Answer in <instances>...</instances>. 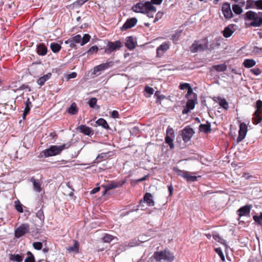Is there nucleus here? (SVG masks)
Masks as SVG:
<instances>
[{
  "mask_svg": "<svg viewBox=\"0 0 262 262\" xmlns=\"http://www.w3.org/2000/svg\"><path fill=\"white\" fill-rule=\"evenodd\" d=\"M29 231V226L26 224H22L15 230V236L17 238H19Z\"/></svg>",
  "mask_w": 262,
  "mask_h": 262,
  "instance_id": "10",
  "label": "nucleus"
},
{
  "mask_svg": "<svg viewBox=\"0 0 262 262\" xmlns=\"http://www.w3.org/2000/svg\"><path fill=\"white\" fill-rule=\"evenodd\" d=\"M99 190H100V188L99 187H96V188H94L91 191V194H94V193L98 192Z\"/></svg>",
  "mask_w": 262,
  "mask_h": 262,
  "instance_id": "61",
  "label": "nucleus"
},
{
  "mask_svg": "<svg viewBox=\"0 0 262 262\" xmlns=\"http://www.w3.org/2000/svg\"><path fill=\"white\" fill-rule=\"evenodd\" d=\"M215 252L219 254V255L220 256L221 259L224 261L225 260V256L224 255L222 251V250L220 248H217L215 249Z\"/></svg>",
  "mask_w": 262,
  "mask_h": 262,
  "instance_id": "48",
  "label": "nucleus"
},
{
  "mask_svg": "<svg viewBox=\"0 0 262 262\" xmlns=\"http://www.w3.org/2000/svg\"><path fill=\"white\" fill-rule=\"evenodd\" d=\"M115 238V237L110 234H106L103 237L102 240L105 243H110Z\"/></svg>",
  "mask_w": 262,
  "mask_h": 262,
  "instance_id": "39",
  "label": "nucleus"
},
{
  "mask_svg": "<svg viewBox=\"0 0 262 262\" xmlns=\"http://www.w3.org/2000/svg\"><path fill=\"white\" fill-rule=\"evenodd\" d=\"M173 138V137H170V136H166L165 138V142L166 143L169 144L170 148H173L174 147Z\"/></svg>",
  "mask_w": 262,
  "mask_h": 262,
  "instance_id": "36",
  "label": "nucleus"
},
{
  "mask_svg": "<svg viewBox=\"0 0 262 262\" xmlns=\"http://www.w3.org/2000/svg\"><path fill=\"white\" fill-rule=\"evenodd\" d=\"M200 130L205 133H207L211 131L210 124H201L200 125Z\"/></svg>",
  "mask_w": 262,
  "mask_h": 262,
  "instance_id": "34",
  "label": "nucleus"
},
{
  "mask_svg": "<svg viewBox=\"0 0 262 262\" xmlns=\"http://www.w3.org/2000/svg\"><path fill=\"white\" fill-rule=\"evenodd\" d=\"M190 111V110H189V108H188V107H187V106H186V107L185 108H184V110H183L182 113L183 114H187Z\"/></svg>",
  "mask_w": 262,
  "mask_h": 262,
  "instance_id": "62",
  "label": "nucleus"
},
{
  "mask_svg": "<svg viewBox=\"0 0 262 262\" xmlns=\"http://www.w3.org/2000/svg\"><path fill=\"white\" fill-rule=\"evenodd\" d=\"M173 188L172 185H170L168 187V190L170 193V195L172 194V191H173Z\"/></svg>",
  "mask_w": 262,
  "mask_h": 262,
  "instance_id": "64",
  "label": "nucleus"
},
{
  "mask_svg": "<svg viewBox=\"0 0 262 262\" xmlns=\"http://www.w3.org/2000/svg\"><path fill=\"white\" fill-rule=\"evenodd\" d=\"M253 219L254 221L256 222L258 224L260 225H262V213H260V214L259 216H253Z\"/></svg>",
  "mask_w": 262,
  "mask_h": 262,
  "instance_id": "45",
  "label": "nucleus"
},
{
  "mask_svg": "<svg viewBox=\"0 0 262 262\" xmlns=\"http://www.w3.org/2000/svg\"><path fill=\"white\" fill-rule=\"evenodd\" d=\"M33 246L34 249L36 250H40L42 247V244L41 242H34L33 244Z\"/></svg>",
  "mask_w": 262,
  "mask_h": 262,
  "instance_id": "49",
  "label": "nucleus"
},
{
  "mask_svg": "<svg viewBox=\"0 0 262 262\" xmlns=\"http://www.w3.org/2000/svg\"><path fill=\"white\" fill-rule=\"evenodd\" d=\"M113 64V62L110 61L97 66L94 68L92 74L95 76L99 75L101 71L112 67Z\"/></svg>",
  "mask_w": 262,
  "mask_h": 262,
  "instance_id": "7",
  "label": "nucleus"
},
{
  "mask_svg": "<svg viewBox=\"0 0 262 262\" xmlns=\"http://www.w3.org/2000/svg\"><path fill=\"white\" fill-rule=\"evenodd\" d=\"M163 0H151V2H150L152 5L156 4V5H159L162 2Z\"/></svg>",
  "mask_w": 262,
  "mask_h": 262,
  "instance_id": "59",
  "label": "nucleus"
},
{
  "mask_svg": "<svg viewBox=\"0 0 262 262\" xmlns=\"http://www.w3.org/2000/svg\"><path fill=\"white\" fill-rule=\"evenodd\" d=\"M221 43L220 40L215 39L213 41V42L210 45V48L212 49H214L216 47H218L220 46Z\"/></svg>",
  "mask_w": 262,
  "mask_h": 262,
  "instance_id": "44",
  "label": "nucleus"
},
{
  "mask_svg": "<svg viewBox=\"0 0 262 262\" xmlns=\"http://www.w3.org/2000/svg\"><path fill=\"white\" fill-rule=\"evenodd\" d=\"M78 129L79 130V131L84 134L85 135L89 136L92 133V130L91 128L85 125H80Z\"/></svg>",
  "mask_w": 262,
  "mask_h": 262,
  "instance_id": "22",
  "label": "nucleus"
},
{
  "mask_svg": "<svg viewBox=\"0 0 262 262\" xmlns=\"http://www.w3.org/2000/svg\"><path fill=\"white\" fill-rule=\"evenodd\" d=\"M144 200L148 206H153L154 205V202L152 199V195L150 193H146L145 194Z\"/></svg>",
  "mask_w": 262,
  "mask_h": 262,
  "instance_id": "25",
  "label": "nucleus"
},
{
  "mask_svg": "<svg viewBox=\"0 0 262 262\" xmlns=\"http://www.w3.org/2000/svg\"><path fill=\"white\" fill-rule=\"evenodd\" d=\"M147 177H148V176H145L143 177V178H140V179L137 180L136 181L137 182L143 181H144V180H145L146 179V178Z\"/></svg>",
  "mask_w": 262,
  "mask_h": 262,
  "instance_id": "63",
  "label": "nucleus"
},
{
  "mask_svg": "<svg viewBox=\"0 0 262 262\" xmlns=\"http://www.w3.org/2000/svg\"><path fill=\"white\" fill-rule=\"evenodd\" d=\"M213 237L215 241H217L219 243H221L222 244L224 245L225 247L227 246V245L226 244L225 240H224V239H223L221 237H220L219 235L213 234Z\"/></svg>",
  "mask_w": 262,
  "mask_h": 262,
  "instance_id": "40",
  "label": "nucleus"
},
{
  "mask_svg": "<svg viewBox=\"0 0 262 262\" xmlns=\"http://www.w3.org/2000/svg\"><path fill=\"white\" fill-rule=\"evenodd\" d=\"M261 112L256 110L253 115V120L256 124H258L262 120V118L260 116V114Z\"/></svg>",
  "mask_w": 262,
  "mask_h": 262,
  "instance_id": "27",
  "label": "nucleus"
},
{
  "mask_svg": "<svg viewBox=\"0 0 262 262\" xmlns=\"http://www.w3.org/2000/svg\"><path fill=\"white\" fill-rule=\"evenodd\" d=\"M27 257L25 259V262H35L33 255L30 251L27 252Z\"/></svg>",
  "mask_w": 262,
  "mask_h": 262,
  "instance_id": "42",
  "label": "nucleus"
},
{
  "mask_svg": "<svg viewBox=\"0 0 262 262\" xmlns=\"http://www.w3.org/2000/svg\"><path fill=\"white\" fill-rule=\"evenodd\" d=\"M193 93V90L191 86L189 87L187 89V93L186 95V97H187L190 95L192 94Z\"/></svg>",
  "mask_w": 262,
  "mask_h": 262,
  "instance_id": "57",
  "label": "nucleus"
},
{
  "mask_svg": "<svg viewBox=\"0 0 262 262\" xmlns=\"http://www.w3.org/2000/svg\"><path fill=\"white\" fill-rule=\"evenodd\" d=\"M170 43L169 41L165 42L161 45L157 49V55L158 57H161L164 53L170 48Z\"/></svg>",
  "mask_w": 262,
  "mask_h": 262,
  "instance_id": "12",
  "label": "nucleus"
},
{
  "mask_svg": "<svg viewBox=\"0 0 262 262\" xmlns=\"http://www.w3.org/2000/svg\"><path fill=\"white\" fill-rule=\"evenodd\" d=\"M67 250L69 252L78 253L79 250V244L77 241H75L72 246L69 247Z\"/></svg>",
  "mask_w": 262,
  "mask_h": 262,
  "instance_id": "30",
  "label": "nucleus"
},
{
  "mask_svg": "<svg viewBox=\"0 0 262 262\" xmlns=\"http://www.w3.org/2000/svg\"><path fill=\"white\" fill-rule=\"evenodd\" d=\"M232 10L236 14H240L242 13V9L238 5H233Z\"/></svg>",
  "mask_w": 262,
  "mask_h": 262,
  "instance_id": "37",
  "label": "nucleus"
},
{
  "mask_svg": "<svg viewBox=\"0 0 262 262\" xmlns=\"http://www.w3.org/2000/svg\"><path fill=\"white\" fill-rule=\"evenodd\" d=\"M111 116L114 118H118L119 117V113L117 111H113L111 113Z\"/></svg>",
  "mask_w": 262,
  "mask_h": 262,
  "instance_id": "56",
  "label": "nucleus"
},
{
  "mask_svg": "<svg viewBox=\"0 0 262 262\" xmlns=\"http://www.w3.org/2000/svg\"><path fill=\"white\" fill-rule=\"evenodd\" d=\"M77 74L75 72H73L68 75V79L74 78L76 77Z\"/></svg>",
  "mask_w": 262,
  "mask_h": 262,
  "instance_id": "60",
  "label": "nucleus"
},
{
  "mask_svg": "<svg viewBox=\"0 0 262 262\" xmlns=\"http://www.w3.org/2000/svg\"><path fill=\"white\" fill-rule=\"evenodd\" d=\"M78 112V108L77 105L75 102H73L70 106L68 110V113L72 115L76 114Z\"/></svg>",
  "mask_w": 262,
  "mask_h": 262,
  "instance_id": "31",
  "label": "nucleus"
},
{
  "mask_svg": "<svg viewBox=\"0 0 262 262\" xmlns=\"http://www.w3.org/2000/svg\"><path fill=\"white\" fill-rule=\"evenodd\" d=\"M125 46L129 50H133L136 47V42L132 36L127 37L125 42Z\"/></svg>",
  "mask_w": 262,
  "mask_h": 262,
  "instance_id": "20",
  "label": "nucleus"
},
{
  "mask_svg": "<svg viewBox=\"0 0 262 262\" xmlns=\"http://www.w3.org/2000/svg\"><path fill=\"white\" fill-rule=\"evenodd\" d=\"M51 73H48L47 74L43 75V76L39 78L37 82L40 85H42L44 84L45 82L49 79L51 78Z\"/></svg>",
  "mask_w": 262,
  "mask_h": 262,
  "instance_id": "24",
  "label": "nucleus"
},
{
  "mask_svg": "<svg viewBox=\"0 0 262 262\" xmlns=\"http://www.w3.org/2000/svg\"><path fill=\"white\" fill-rule=\"evenodd\" d=\"M37 51L39 55L43 56L47 54V49L43 45L40 44L38 46Z\"/></svg>",
  "mask_w": 262,
  "mask_h": 262,
  "instance_id": "29",
  "label": "nucleus"
},
{
  "mask_svg": "<svg viewBox=\"0 0 262 262\" xmlns=\"http://www.w3.org/2000/svg\"><path fill=\"white\" fill-rule=\"evenodd\" d=\"M31 105V102L30 101L29 98H28L25 103V111L26 113H29Z\"/></svg>",
  "mask_w": 262,
  "mask_h": 262,
  "instance_id": "46",
  "label": "nucleus"
},
{
  "mask_svg": "<svg viewBox=\"0 0 262 262\" xmlns=\"http://www.w3.org/2000/svg\"><path fill=\"white\" fill-rule=\"evenodd\" d=\"M251 72L255 75H258L261 73V71L259 69H251Z\"/></svg>",
  "mask_w": 262,
  "mask_h": 262,
  "instance_id": "55",
  "label": "nucleus"
},
{
  "mask_svg": "<svg viewBox=\"0 0 262 262\" xmlns=\"http://www.w3.org/2000/svg\"><path fill=\"white\" fill-rule=\"evenodd\" d=\"M154 257L157 261L163 260L166 262H171L174 259L173 254L167 250L155 252Z\"/></svg>",
  "mask_w": 262,
  "mask_h": 262,
  "instance_id": "6",
  "label": "nucleus"
},
{
  "mask_svg": "<svg viewBox=\"0 0 262 262\" xmlns=\"http://www.w3.org/2000/svg\"><path fill=\"white\" fill-rule=\"evenodd\" d=\"M256 62L254 60L252 59H245L243 62V65L245 68H250L254 66Z\"/></svg>",
  "mask_w": 262,
  "mask_h": 262,
  "instance_id": "26",
  "label": "nucleus"
},
{
  "mask_svg": "<svg viewBox=\"0 0 262 262\" xmlns=\"http://www.w3.org/2000/svg\"><path fill=\"white\" fill-rule=\"evenodd\" d=\"M208 41L207 38L195 41L190 47V51L192 53L203 51L208 49Z\"/></svg>",
  "mask_w": 262,
  "mask_h": 262,
  "instance_id": "5",
  "label": "nucleus"
},
{
  "mask_svg": "<svg viewBox=\"0 0 262 262\" xmlns=\"http://www.w3.org/2000/svg\"><path fill=\"white\" fill-rule=\"evenodd\" d=\"M256 107L257 111H262V101L261 100H258L256 101Z\"/></svg>",
  "mask_w": 262,
  "mask_h": 262,
  "instance_id": "51",
  "label": "nucleus"
},
{
  "mask_svg": "<svg viewBox=\"0 0 262 262\" xmlns=\"http://www.w3.org/2000/svg\"><path fill=\"white\" fill-rule=\"evenodd\" d=\"M91 39V36L88 34H85L83 37L80 35H76L72 36L69 39L66 40V44H69L70 47L72 48H76V43H80L81 46H83L88 43Z\"/></svg>",
  "mask_w": 262,
  "mask_h": 262,
  "instance_id": "2",
  "label": "nucleus"
},
{
  "mask_svg": "<svg viewBox=\"0 0 262 262\" xmlns=\"http://www.w3.org/2000/svg\"><path fill=\"white\" fill-rule=\"evenodd\" d=\"M190 85L189 83H184L180 84L179 87L181 90H185L187 89L189 87H190Z\"/></svg>",
  "mask_w": 262,
  "mask_h": 262,
  "instance_id": "53",
  "label": "nucleus"
},
{
  "mask_svg": "<svg viewBox=\"0 0 262 262\" xmlns=\"http://www.w3.org/2000/svg\"><path fill=\"white\" fill-rule=\"evenodd\" d=\"M31 181L33 182L34 190L38 192H41L42 188L41 187V183L39 180H37L32 178L31 179Z\"/></svg>",
  "mask_w": 262,
  "mask_h": 262,
  "instance_id": "23",
  "label": "nucleus"
},
{
  "mask_svg": "<svg viewBox=\"0 0 262 262\" xmlns=\"http://www.w3.org/2000/svg\"><path fill=\"white\" fill-rule=\"evenodd\" d=\"M247 133V126L243 122L239 125V130L238 131V136L237 138V142H241L246 137Z\"/></svg>",
  "mask_w": 262,
  "mask_h": 262,
  "instance_id": "11",
  "label": "nucleus"
},
{
  "mask_svg": "<svg viewBox=\"0 0 262 262\" xmlns=\"http://www.w3.org/2000/svg\"><path fill=\"white\" fill-rule=\"evenodd\" d=\"M96 123L99 125H101L104 128H108V125L107 124L106 120L103 118L99 119L97 121Z\"/></svg>",
  "mask_w": 262,
  "mask_h": 262,
  "instance_id": "35",
  "label": "nucleus"
},
{
  "mask_svg": "<svg viewBox=\"0 0 262 262\" xmlns=\"http://www.w3.org/2000/svg\"><path fill=\"white\" fill-rule=\"evenodd\" d=\"M9 258L11 261L21 262L23 260V257L19 254H12L9 255Z\"/></svg>",
  "mask_w": 262,
  "mask_h": 262,
  "instance_id": "28",
  "label": "nucleus"
},
{
  "mask_svg": "<svg viewBox=\"0 0 262 262\" xmlns=\"http://www.w3.org/2000/svg\"><path fill=\"white\" fill-rule=\"evenodd\" d=\"M222 10L225 18L230 19L232 17L233 14L229 4L227 3H224L222 5Z\"/></svg>",
  "mask_w": 262,
  "mask_h": 262,
  "instance_id": "13",
  "label": "nucleus"
},
{
  "mask_svg": "<svg viewBox=\"0 0 262 262\" xmlns=\"http://www.w3.org/2000/svg\"><path fill=\"white\" fill-rule=\"evenodd\" d=\"M97 101V100L96 98H92L89 100L88 104L89 106L92 108L99 109V106L96 105Z\"/></svg>",
  "mask_w": 262,
  "mask_h": 262,
  "instance_id": "32",
  "label": "nucleus"
},
{
  "mask_svg": "<svg viewBox=\"0 0 262 262\" xmlns=\"http://www.w3.org/2000/svg\"><path fill=\"white\" fill-rule=\"evenodd\" d=\"M251 207L250 205H246L238 209V215L240 216L248 215L250 213Z\"/></svg>",
  "mask_w": 262,
  "mask_h": 262,
  "instance_id": "18",
  "label": "nucleus"
},
{
  "mask_svg": "<svg viewBox=\"0 0 262 262\" xmlns=\"http://www.w3.org/2000/svg\"><path fill=\"white\" fill-rule=\"evenodd\" d=\"M257 8L262 10V0H257L253 2Z\"/></svg>",
  "mask_w": 262,
  "mask_h": 262,
  "instance_id": "50",
  "label": "nucleus"
},
{
  "mask_svg": "<svg viewBox=\"0 0 262 262\" xmlns=\"http://www.w3.org/2000/svg\"><path fill=\"white\" fill-rule=\"evenodd\" d=\"M166 136H170V137H174V131L172 128L169 127L167 128Z\"/></svg>",
  "mask_w": 262,
  "mask_h": 262,
  "instance_id": "52",
  "label": "nucleus"
},
{
  "mask_svg": "<svg viewBox=\"0 0 262 262\" xmlns=\"http://www.w3.org/2000/svg\"><path fill=\"white\" fill-rule=\"evenodd\" d=\"M235 25L231 24L226 27L222 31L223 36L225 38H229L231 36L235 31Z\"/></svg>",
  "mask_w": 262,
  "mask_h": 262,
  "instance_id": "14",
  "label": "nucleus"
},
{
  "mask_svg": "<svg viewBox=\"0 0 262 262\" xmlns=\"http://www.w3.org/2000/svg\"><path fill=\"white\" fill-rule=\"evenodd\" d=\"M132 10L136 13L146 14L149 18H153L157 11L156 7L149 1L139 2L132 7Z\"/></svg>",
  "mask_w": 262,
  "mask_h": 262,
  "instance_id": "1",
  "label": "nucleus"
},
{
  "mask_svg": "<svg viewBox=\"0 0 262 262\" xmlns=\"http://www.w3.org/2000/svg\"><path fill=\"white\" fill-rule=\"evenodd\" d=\"M52 51L54 53L58 52L61 49V46L57 43L52 42L50 45Z\"/></svg>",
  "mask_w": 262,
  "mask_h": 262,
  "instance_id": "33",
  "label": "nucleus"
},
{
  "mask_svg": "<svg viewBox=\"0 0 262 262\" xmlns=\"http://www.w3.org/2000/svg\"><path fill=\"white\" fill-rule=\"evenodd\" d=\"M67 145V144H63L61 146L52 145L50 148L43 150L41 153V156L47 158L58 155L62 150L70 146V145Z\"/></svg>",
  "mask_w": 262,
  "mask_h": 262,
  "instance_id": "3",
  "label": "nucleus"
},
{
  "mask_svg": "<svg viewBox=\"0 0 262 262\" xmlns=\"http://www.w3.org/2000/svg\"><path fill=\"white\" fill-rule=\"evenodd\" d=\"M214 100L218 103L221 106L224 108L225 110H227L229 107L228 103L226 101V100L224 98H222L221 97H216L214 99Z\"/></svg>",
  "mask_w": 262,
  "mask_h": 262,
  "instance_id": "21",
  "label": "nucleus"
},
{
  "mask_svg": "<svg viewBox=\"0 0 262 262\" xmlns=\"http://www.w3.org/2000/svg\"><path fill=\"white\" fill-rule=\"evenodd\" d=\"M174 170L183 178L188 181L194 182L196 180L197 177L195 176H192L189 172L186 171H182L177 168H174Z\"/></svg>",
  "mask_w": 262,
  "mask_h": 262,
  "instance_id": "9",
  "label": "nucleus"
},
{
  "mask_svg": "<svg viewBox=\"0 0 262 262\" xmlns=\"http://www.w3.org/2000/svg\"><path fill=\"white\" fill-rule=\"evenodd\" d=\"M106 156V154H105V153L101 154L99 155L97 157L96 160H97L98 162H100V161L99 160V159L104 158Z\"/></svg>",
  "mask_w": 262,
  "mask_h": 262,
  "instance_id": "58",
  "label": "nucleus"
},
{
  "mask_svg": "<svg viewBox=\"0 0 262 262\" xmlns=\"http://www.w3.org/2000/svg\"><path fill=\"white\" fill-rule=\"evenodd\" d=\"M145 91L146 93H148L150 95H151L154 93V89L152 88H150L148 86H146L145 88Z\"/></svg>",
  "mask_w": 262,
  "mask_h": 262,
  "instance_id": "54",
  "label": "nucleus"
},
{
  "mask_svg": "<svg viewBox=\"0 0 262 262\" xmlns=\"http://www.w3.org/2000/svg\"><path fill=\"white\" fill-rule=\"evenodd\" d=\"M15 209L20 213L23 212L22 205L18 200L15 201Z\"/></svg>",
  "mask_w": 262,
  "mask_h": 262,
  "instance_id": "41",
  "label": "nucleus"
},
{
  "mask_svg": "<svg viewBox=\"0 0 262 262\" xmlns=\"http://www.w3.org/2000/svg\"><path fill=\"white\" fill-rule=\"evenodd\" d=\"M246 19L251 20L250 25L254 27H258L262 25V17L259 13L252 11H249L246 13Z\"/></svg>",
  "mask_w": 262,
  "mask_h": 262,
  "instance_id": "4",
  "label": "nucleus"
},
{
  "mask_svg": "<svg viewBox=\"0 0 262 262\" xmlns=\"http://www.w3.org/2000/svg\"><path fill=\"white\" fill-rule=\"evenodd\" d=\"M141 243V242L139 240L136 239H133V240L130 241L129 242L128 245H127V246L129 247H133L139 245Z\"/></svg>",
  "mask_w": 262,
  "mask_h": 262,
  "instance_id": "38",
  "label": "nucleus"
},
{
  "mask_svg": "<svg viewBox=\"0 0 262 262\" xmlns=\"http://www.w3.org/2000/svg\"><path fill=\"white\" fill-rule=\"evenodd\" d=\"M227 65L225 63L217 65H214L212 66L210 69V71H213V70H215L218 72H221L225 71L227 70Z\"/></svg>",
  "mask_w": 262,
  "mask_h": 262,
  "instance_id": "19",
  "label": "nucleus"
},
{
  "mask_svg": "<svg viewBox=\"0 0 262 262\" xmlns=\"http://www.w3.org/2000/svg\"><path fill=\"white\" fill-rule=\"evenodd\" d=\"M125 182H124L122 184H119L115 182H111L110 183L103 185V187L104 188V191L103 192V194L104 195L106 193V191L109 190L113 189L121 186Z\"/></svg>",
  "mask_w": 262,
  "mask_h": 262,
  "instance_id": "17",
  "label": "nucleus"
},
{
  "mask_svg": "<svg viewBox=\"0 0 262 262\" xmlns=\"http://www.w3.org/2000/svg\"><path fill=\"white\" fill-rule=\"evenodd\" d=\"M98 50V48L96 46H93L91 47L87 52L88 53L93 54L96 53Z\"/></svg>",
  "mask_w": 262,
  "mask_h": 262,
  "instance_id": "47",
  "label": "nucleus"
},
{
  "mask_svg": "<svg viewBox=\"0 0 262 262\" xmlns=\"http://www.w3.org/2000/svg\"><path fill=\"white\" fill-rule=\"evenodd\" d=\"M137 23V19L133 17L128 19L122 27V29L126 30L131 28L135 26Z\"/></svg>",
  "mask_w": 262,
  "mask_h": 262,
  "instance_id": "16",
  "label": "nucleus"
},
{
  "mask_svg": "<svg viewBox=\"0 0 262 262\" xmlns=\"http://www.w3.org/2000/svg\"><path fill=\"white\" fill-rule=\"evenodd\" d=\"M122 46L121 42L120 41H116L115 42H108L107 45V49L105 50V52L108 51L112 52L116 50L119 49Z\"/></svg>",
  "mask_w": 262,
  "mask_h": 262,
  "instance_id": "15",
  "label": "nucleus"
},
{
  "mask_svg": "<svg viewBox=\"0 0 262 262\" xmlns=\"http://www.w3.org/2000/svg\"><path fill=\"white\" fill-rule=\"evenodd\" d=\"M195 106V102L192 99H189L188 100L187 103H186V106L189 110H193Z\"/></svg>",
  "mask_w": 262,
  "mask_h": 262,
  "instance_id": "43",
  "label": "nucleus"
},
{
  "mask_svg": "<svg viewBox=\"0 0 262 262\" xmlns=\"http://www.w3.org/2000/svg\"><path fill=\"white\" fill-rule=\"evenodd\" d=\"M181 132L182 138L185 142L189 141L194 134L193 129L189 126L184 128Z\"/></svg>",
  "mask_w": 262,
  "mask_h": 262,
  "instance_id": "8",
  "label": "nucleus"
}]
</instances>
